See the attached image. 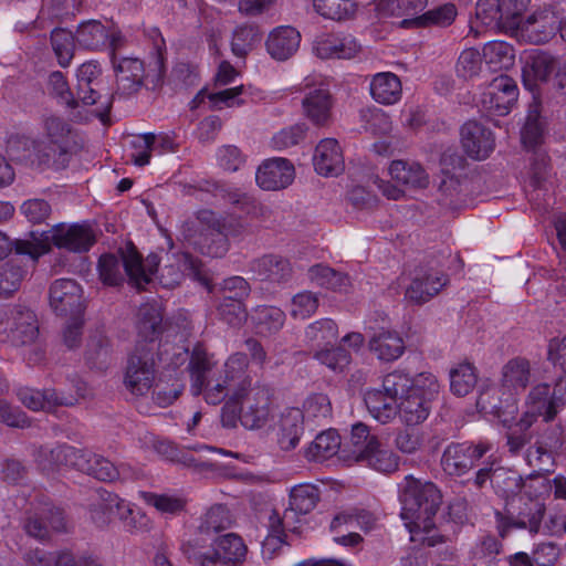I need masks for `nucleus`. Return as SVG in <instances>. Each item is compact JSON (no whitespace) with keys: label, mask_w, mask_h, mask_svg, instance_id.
<instances>
[{"label":"nucleus","mask_w":566,"mask_h":566,"mask_svg":"<svg viewBox=\"0 0 566 566\" xmlns=\"http://www.w3.org/2000/svg\"><path fill=\"white\" fill-rule=\"evenodd\" d=\"M400 516L405 521L412 541H420L427 546H434L442 542L441 536H422L433 530V518L441 504L440 491L433 483L406 476L400 491Z\"/></svg>","instance_id":"f257e3e1"},{"label":"nucleus","mask_w":566,"mask_h":566,"mask_svg":"<svg viewBox=\"0 0 566 566\" xmlns=\"http://www.w3.org/2000/svg\"><path fill=\"white\" fill-rule=\"evenodd\" d=\"M96 242L94 230L88 223H59L52 227L44 240H17L14 249L18 254L30 255L33 260L50 251V243L59 249L74 253L87 252Z\"/></svg>","instance_id":"f03ea898"},{"label":"nucleus","mask_w":566,"mask_h":566,"mask_svg":"<svg viewBox=\"0 0 566 566\" xmlns=\"http://www.w3.org/2000/svg\"><path fill=\"white\" fill-rule=\"evenodd\" d=\"M531 377V364L526 358L510 359L502 367L499 385L481 392L478 406L483 409L490 408L500 417L505 402L506 407L512 409L510 412L513 413L516 409L515 397L526 389Z\"/></svg>","instance_id":"7ed1b4c3"},{"label":"nucleus","mask_w":566,"mask_h":566,"mask_svg":"<svg viewBox=\"0 0 566 566\" xmlns=\"http://www.w3.org/2000/svg\"><path fill=\"white\" fill-rule=\"evenodd\" d=\"M342 453L344 461L365 463L382 473H392L399 467V457L384 446L377 436L371 434L369 428L363 422L352 427L349 449L342 450Z\"/></svg>","instance_id":"20e7f679"},{"label":"nucleus","mask_w":566,"mask_h":566,"mask_svg":"<svg viewBox=\"0 0 566 566\" xmlns=\"http://www.w3.org/2000/svg\"><path fill=\"white\" fill-rule=\"evenodd\" d=\"M101 281L111 286L119 285L128 276L137 289L148 283L147 274L142 265V255L133 243H127L119 254H103L97 264Z\"/></svg>","instance_id":"39448f33"},{"label":"nucleus","mask_w":566,"mask_h":566,"mask_svg":"<svg viewBox=\"0 0 566 566\" xmlns=\"http://www.w3.org/2000/svg\"><path fill=\"white\" fill-rule=\"evenodd\" d=\"M160 361L158 345H136L127 359L124 386L134 396L142 397L153 389Z\"/></svg>","instance_id":"423d86ee"},{"label":"nucleus","mask_w":566,"mask_h":566,"mask_svg":"<svg viewBox=\"0 0 566 566\" xmlns=\"http://www.w3.org/2000/svg\"><path fill=\"white\" fill-rule=\"evenodd\" d=\"M39 335L36 315L22 305H0V343L15 347L31 345Z\"/></svg>","instance_id":"0eeeda50"},{"label":"nucleus","mask_w":566,"mask_h":566,"mask_svg":"<svg viewBox=\"0 0 566 566\" xmlns=\"http://www.w3.org/2000/svg\"><path fill=\"white\" fill-rule=\"evenodd\" d=\"M439 391V384L431 373H420L416 376V388L398 402V415L407 426L423 422L431 410V400Z\"/></svg>","instance_id":"6e6552de"},{"label":"nucleus","mask_w":566,"mask_h":566,"mask_svg":"<svg viewBox=\"0 0 566 566\" xmlns=\"http://www.w3.org/2000/svg\"><path fill=\"white\" fill-rule=\"evenodd\" d=\"M523 506L518 507V512L515 513L507 509L505 512L496 511L495 516V528L499 536L504 539L507 537L512 530H527L531 534H537L541 530L542 521L545 514V506L538 501L531 499L523 500Z\"/></svg>","instance_id":"1a4fd4ad"},{"label":"nucleus","mask_w":566,"mask_h":566,"mask_svg":"<svg viewBox=\"0 0 566 566\" xmlns=\"http://www.w3.org/2000/svg\"><path fill=\"white\" fill-rule=\"evenodd\" d=\"M490 450L491 446L486 442H452L442 453V470L450 476H462Z\"/></svg>","instance_id":"9d476101"},{"label":"nucleus","mask_w":566,"mask_h":566,"mask_svg":"<svg viewBox=\"0 0 566 566\" xmlns=\"http://www.w3.org/2000/svg\"><path fill=\"white\" fill-rule=\"evenodd\" d=\"M449 281L443 271L430 265H420L413 271L411 282L405 291V298L412 304L422 305L438 295Z\"/></svg>","instance_id":"9b49d317"},{"label":"nucleus","mask_w":566,"mask_h":566,"mask_svg":"<svg viewBox=\"0 0 566 566\" xmlns=\"http://www.w3.org/2000/svg\"><path fill=\"white\" fill-rule=\"evenodd\" d=\"M42 128L48 142L49 151L52 158L57 154L61 158L60 164L64 165L70 154L76 153L82 148L77 142L76 133L71 125L62 117L56 115H45L42 118Z\"/></svg>","instance_id":"f8f14e48"},{"label":"nucleus","mask_w":566,"mask_h":566,"mask_svg":"<svg viewBox=\"0 0 566 566\" xmlns=\"http://www.w3.org/2000/svg\"><path fill=\"white\" fill-rule=\"evenodd\" d=\"M517 96L515 81L507 75H500L482 93L481 106L489 115L504 116L510 113Z\"/></svg>","instance_id":"ddd939ff"},{"label":"nucleus","mask_w":566,"mask_h":566,"mask_svg":"<svg viewBox=\"0 0 566 566\" xmlns=\"http://www.w3.org/2000/svg\"><path fill=\"white\" fill-rule=\"evenodd\" d=\"M50 305L60 316H82L84 303L81 286L71 279L55 280L50 287Z\"/></svg>","instance_id":"4468645a"},{"label":"nucleus","mask_w":566,"mask_h":566,"mask_svg":"<svg viewBox=\"0 0 566 566\" xmlns=\"http://www.w3.org/2000/svg\"><path fill=\"white\" fill-rule=\"evenodd\" d=\"M240 406L241 424L251 430L262 428L270 416V390L262 386L251 387Z\"/></svg>","instance_id":"2eb2a0df"},{"label":"nucleus","mask_w":566,"mask_h":566,"mask_svg":"<svg viewBox=\"0 0 566 566\" xmlns=\"http://www.w3.org/2000/svg\"><path fill=\"white\" fill-rule=\"evenodd\" d=\"M295 178L293 164L281 157H274L262 163L258 168L255 180L260 188L266 191H277L287 188Z\"/></svg>","instance_id":"dca6fc26"},{"label":"nucleus","mask_w":566,"mask_h":566,"mask_svg":"<svg viewBox=\"0 0 566 566\" xmlns=\"http://www.w3.org/2000/svg\"><path fill=\"white\" fill-rule=\"evenodd\" d=\"M560 28V20L553 11H541L526 20L521 17V24L514 32L534 44H543L553 39Z\"/></svg>","instance_id":"f3484780"},{"label":"nucleus","mask_w":566,"mask_h":566,"mask_svg":"<svg viewBox=\"0 0 566 566\" xmlns=\"http://www.w3.org/2000/svg\"><path fill=\"white\" fill-rule=\"evenodd\" d=\"M49 148L45 142L20 134L10 136L7 142V150L13 159L38 166L51 161L52 154Z\"/></svg>","instance_id":"a211bd4d"},{"label":"nucleus","mask_w":566,"mask_h":566,"mask_svg":"<svg viewBox=\"0 0 566 566\" xmlns=\"http://www.w3.org/2000/svg\"><path fill=\"white\" fill-rule=\"evenodd\" d=\"M254 276L274 285L289 283L293 277V266L289 259L277 254H264L250 263Z\"/></svg>","instance_id":"6ab92c4d"},{"label":"nucleus","mask_w":566,"mask_h":566,"mask_svg":"<svg viewBox=\"0 0 566 566\" xmlns=\"http://www.w3.org/2000/svg\"><path fill=\"white\" fill-rule=\"evenodd\" d=\"M112 62L116 73V93L122 96L136 94L144 84V62L137 57L117 59L115 54H113Z\"/></svg>","instance_id":"aec40b11"},{"label":"nucleus","mask_w":566,"mask_h":566,"mask_svg":"<svg viewBox=\"0 0 566 566\" xmlns=\"http://www.w3.org/2000/svg\"><path fill=\"white\" fill-rule=\"evenodd\" d=\"M461 143L465 153L478 160L488 158L495 146L492 132L474 120L462 126Z\"/></svg>","instance_id":"412c9836"},{"label":"nucleus","mask_w":566,"mask_h":566,"mask_svg":"<svg viewBox=\"0 0 566 566\" xmlns=\"http://www.w3.org/2000/svg\"><path fill=\"white\" fill-rule=\"evenodd\" d=\"M248 367V356L243 353H234L228 357L220 370L219 376L223 379V384L232 387L235 397L244 398L252 387Z\"/></svg>","instance_id":"4be33fe9"},{"label":"nucleus","mask_w":566,"mask_h":566,"mask_svg":"<svg viewBox=\"0 0 566 566\" xmlns=\"http://www.w3.org/2000/svg\"><path fill=\"white\" fill-rule=\"evenodd\" d=\"M98 502L95 504V516L101 524L108 523L112 518L118 517L119 520H126L128 515L132 516L130 521L135 522L137 517L140 521L145 520L143 524L145 527L148 525V521L145 515L140 513L134 514L126 502L118 497V495L108 492L106 490H98Z\"/></svg>","instance_id":"5701e85b"},{"label":"nucleus","mask_w":566,"mask_h":566,"mask_svg":"<svg viewBox=\"0 0 566 566\" xmlns=\"http://www.w3.org/2000/svg\"><path fill=\"white\" fill-rule=\"evenodd\" d=\"M136 327L138 333L136 345L149 346L154 343L159 346L158 338L164 331L160 305L157 303L143 304L137 313Z\"/></svg>","instance_id":"b1692460"},{"label":"nucleus","mask_w":566,"mask_h":566,"mask_svg":"<svg viewBox=\"0 0 566 566\" xmlns=\"http://www.w3.org/2000/svg\"><path fill=\"white\" fill-rule=\"evenodd\" d=\"M301 43L300 32L290 25L277 27L266 39V51L276 61H286L298 50Z\"/></svg>","instance_id":"393cba45"},{"label":"nucleus","mask_w":566,"mask_h":566,"mask_svg":"<svg viewBox=\"0 0 566 566\" xmlns=\"http://www.w3.org/2000/svg\"><path fill=\"white\" fill-rule=\"evenodd\" d=\"M314 168L322 176H337L344 170L343 151L334 138L322 139L313 157Z\"/></svg>","instance_id":"a878e982"},{"label":"nucleus","mask_w":566,"mask_h":566,"mask_svg":"<svg viewBox=\"0 0 566 566\" xmlns=\"http://www.w3.org/2000/svg\"><path fill=\"white\" fill-rule=\"evenodd\" d=\"M360 46L352 35L325 34L315 41L314 51L321 59H352Z\"/></svg>","instance_id":"bb28decb"},{"label":"nucleus","mask_w":566,"mask_h":566,"mask_svg":"<svg viewBox=\"0 0 566 566\" xmlns=\"http://www.w3.org/2000/svg\"><path fill=\"white\" fill-rule=\"evenodd\" d=\"M304 412L298 408H286L279 420V444L282 450L294 449L304 431Z\"/></svg>","instance_id":"cd10ccee"},{"label":"nucleus","mask_w":566,"mask_h":566,"mask_svg":"<svg viewBox=\"0 0 566 566\" xmlns=\"http://www.w3.org/2000/svg\"><path fill=\"white\" fill-rule=\"evenodd\" d=\"M388 170L394 180L410 189H424L429 185V175L417 161L394 160Z\"/></svg>","instance_id":"c85d7f7f"},{"label":"nucleus","mask_w":566,"mask_h":566,"mask_svg":"<svg viewBox=\"0 0 566 566\" xmlns=\"http://www.w3.org/2000/svg\"><path fill=\"white\" fill-rule=\"evenodd\" d=\"M306 117L315 125L323 126L331 116L332 96L327 88L319 86L308 91L302 101Z\"/></svg>","instance_id":"c756f323"},{"label":"nucleus","mask_w":566,"mask_h":566,"mask_svg":"<svg viewBox=\"0 0 566 566\" xmlns=\"http://www.w3.org/2000/svg\"><path fill=\"white\" fill-rule=\"evenodd\" d=\"M369 349L378 359L394 361L405 353L406 346L397 332L381 329L369 339Z\"/></svg>","instance_id":"7c9ffc66"},{"label":"nucleus","mask_w":566,"mask_h":566,"mask_svg":"<svg viewBox=\"0 0 566 566\" xmlns=\"http://www.w3.org/2000/svg\"><path fill=\"white\" fill-rule=\"evenodd\" d=\"M19 400L29 409L51 410L56 406H73L72 398H65L57 395L54 389H45L43 391L32 388H20L17 392Z\"/></svg>","instance_id":"2f4dec72"},{"label":"nucleus","mask_w":566,"mask_h":566,"mask_svg":"<svg viewBox=\"0 0 566 566\" xmlns=\"http://www.w3.org/2000/svg\"><path fill=\"white\" fill-rule=\"evenodd\" d=\"M83 450L72 446H57L53 449H40L36 455L39 467L44 471H51L61 467H73L77 469Z\"/></svg>","instance_id":"473e14b6"},{"label":"nucleus","mask_w":566,"mask_h":566,"mask_svg":"<svg viewBox=\"0 0 566 566\" xmlns=\"http://www.w3.org/2000/svg\"><path fill=\"white\" fill-rule=\"evenodd\" d=\"M200 261L189 253L174 255V262L160 270L161 282L169 287L178 285L185 274L197 276L200 273Z\"/></svg>","instance_id":"72a5a7b5"},{"label":"nucleus","mask_w":566,"mask_h":566,"mask_svg":"<svg viewBox=\"0 0 566 566\" xmlns=\"http://www.w3.org/2000/svg\"><path fill=\"white\" fill-rule=\"evenodd\" d=\"M365 405L370 415L381 423H388L398 415V400L382 389L367 390Z\"/></svg>","instance_id":"f704fd0d"},{"label":"nucleus","mask_w":566,"mask_h":566,"mask_svg":"<svg viewBox=\"0 0 566 566\" xmlns=\"http://www.w3.org/2000/svg\"><path fill=\"white\" fill-rule=\"evenodd\" d=\"M216 361L201 345H196L191 352L188 369L191 376V391L195 396L202 392L207 375L214 368Z\"/></svg>","instance_id":"c9c22d12"},{"label":"nucleus","mask_w":566,"mask_h":566,"mask_svg":"<svg viewBox=\"0 0 566 566\" xmlns=\"http://www.w3.org/2000/svg\"><path fill=\"white\" fill-rule=\"evenodd\" d=\"M506 9L501 0H479L475 7L476 19L485 27L513 33L518 28H509L510 20Z\"/></svg>","instance_id":"e433bc0d"},{"label":"nucleus","mask_w":566,"mask_h":566,"mask_svg":"<svg viewBox=\"0 0 566 566\" xmlns=\"http://www.w3.org/2000/svg\"><path fill=\"white\" fill-rule=\"evenodd\" d=\"M401 82L391 72L376 74L370 82V94L373 98L384 105H392L401 97Z\"/></svg>","instance_id":"4c0bfd02"},{"label":"nucleus","mask_w":566,"mask_h":566,"mask_svg":"<svg viewBox=\"0 0 566 566\" xmlns=\"http://www.w3.org/2000/svg\"><path fill=\"white\" fill-rule=\"evenodd\" d=\"M77 470L104 482H112L119 476V470L115 464L106 458L87 450L82 451Z\"/></svg>","instance_id":"58836bf2"},{"label":"nucleus","mask_w":566,"mask_h":566,"mask_svg":"<svg viewBox=\"0 0 566 566\" xmlns=\"http://www.w3.org/2000/svg\"><path fill=\"white\" fill-rule=\"evenodd\" d=\"M251 319L259 335L271 336L284 326L285 313L276 306L260 305L253 310Z\"/></svg>","instance_id":"ea45409f"},{"label":"nucleus","mask_w":566,"mask_h":566,"mask_svg":"<svg viewBox=\"0 0 566 566\" xmlns=\"http://www.w3.org/2000/svg\"><path fill=\"white\" fill-rule=\"evenodd\" d=\"M307 274L312 283L335 292H347L350 285L346 274L337 272L327 265L315 264L308 269Z\"/></svg>","instance_id":"a19ab883"},{"label":"nucleus","mask_w":566,"mask_h":566,"mask_svg":"<svg viewBox=\"0 0 566 566\" xmlns=\"http://www.w3.org/2000/svg\"><path fill=\"white\" fill-rule=\"evenodd\" d=\"M212 551L232 566H239L244 562L248 548L240 536L228 533L214 541Z\"/></svg>","instance_id":"79ce46f5"},{"label":"nucleus","mask_w":566,"mask_h":566,"mask_svg":"<svg viewBox=\"0 0 566 566\" xmlns=\"http://www.w3.org/2000/svg\"><path fill=\"white\" fill-rule=\"evenodd\" d=\"M338 337V326L332 318H321L306 326L304 338L311 347H323Z\"/></svg>","instance_id":"37998d69"},{"label":"nucleus","mask_w":566,"mask_h":566,"mask_svg":"<svg viewBox=\"0 0 566 566\" xmlns=\"http://www.w3.org/2000/svg\"><path fill=\"white\" fill-rule=\"evenodd\" d=\"M485 63L490 69L507 70L514 65L515 50L504 41H491L483 46L482 52Z\"/></svg>","instance_id":"c03bdc74"},{"label":"nucleus","mask_w":566,"mask_h":566,"mask_svg":"<svg viewBox=\"0 0 566 566\" xmlns=\"http://www.w3.org/2000/svg\"><path fill=\"white\" fill-rule=\"evenodd\" d=\"M321 497L319 489L310 483L295 485L290 492L291 512L296 514H308L317 505Z\"/></svg>","instance_id":"a18cd8bd"},{"label":"nucleus","mask_w":566,"mask_h":566,"mask_svg":"<svg viewBox=\"0 0 566 566\" xmlns=\"http://www.w3.org/2000/svg\"><path fill=\"white\" fill-rule=\"evenodd\" d=\"M186 238L196 244L203 254L222 258L229 250L228 237L221 230L208 233H188Z\"/></svg>","instance_id":"49530a36"},{"label":"nucleus","mask_w":566,"mask_h":566,"mask_svg":"<svg viewBox=\"0 0 566 566\" xmlns=\"http://www.w3.org/2000/svg\"><path fill=\"white\" fill-rule=\"evenodd\" d=\"M76 42L86 50H98L108 40V31L97 20H88L81 23L76 30Z\"/></svg>","instance_id":"de8ad7c7"},{"label":"nucleus","mask_w":566,"mask_h":566,"mask_svg":"<svg viewBox=\"0 0 566 566\" xmlns=\"http://www.w3.org/2000/svg\"><path fill=\"white\" fill-rule=\"evenodd\" d=\"M313 7L323 18L335 21L354 18L358 8L354 0H313Z\"/></svg>","instance_id":"09e8293b"},{"label":"nucleus","mask_w":566,"mask_h":566,"mask_svg":"<svg viewBox=\"0 0 566 566\" xmlns=\"http://www.w3.org/2000/svg\"><path fill=\"white\" fill-rule=\"evenodd\" d=\"M340 449V437L335 430H326L317 434L307 449V458L323 462L337 454Z\"/></svg>","instance_id":"8fccbe9b"},{"label":"nucleus","mask_w":566,"mask_h":566,"mask_svg":"<svg viewBox=\"0 0 566 566\" xmlns=\"http://www.w3.org/2000/svg\"><path fill=\"white\" fill-rule=\"evenodd\" d=\"M557 66L554 56L545 52H534L526 59L523 69L524 76H530L534 81L545 82L549 78Z\"/></svg>","instance_id":"3c124183"},{"label":"nucleus","mask_w":566,"mask_h":566,"mask_svg":"<svg viewBox=\"0 0 566 566\" xmlns=\"http://www.w3.org/2000/svg\"><path fill=\"white\" fill-rule=\"evenodd\" d=\"M523 485V478L517 471L502 467L493 470L492 488L500 496L516 495Z\"/></svg>","instance_id":"603ef678"},{"label":"nucleus","mask_w":566,"mask_h":566,"mask_svg":"<svg viewBox=\"0 0 566 566\" xmlns=\"http://www.w3.org/2000/svg\"><path fill=\"white\" fill-rule=\"evenodd\" d=\"M526 406L542 415L545 421L553 420L558 409L553 401L551 388L547 384H539L532 388Z\"/></svg>","instance_id":"864d4df0"},{"label":"nucleus","mask_w":566,"mask_h":566,"mask_svg":"<svg viewBox=\"0 0 566 566\" xmlns=\"http://www.w3.org/2000/svg\"><path fill=\"white\" fill-rule=\"evenodd\" d=\"M75 35L62 28H56L51 32V45L57 63L62 67H67L74 56Z\"/></svg>","instance_id":"5fc2aeb1"},{"label":"nucleus","mask_w":566,"mask_h":566,"mask_svg":"<svg viewBox=\"0 0 566 566\" xmlns=\"http://www.w3.org/2000/svg\"><path fill=\"white\" fill-rule=\"evenodd\" d=\"M27 270L17 261L9 260L0 265V297H9L21 286Z\"/></svg>","instance_id":"6e6d98bb"},{"label":"nucleus","mask_w":566,"mask_h":566,"mask_svg":"<svg viewBox=\"0 0 566 566\" xmlns=\"http://www.w3.org/2000/svg\"><path fill=\"white\" fill-rule=\"evenodd\" d=\"M153 399L159 407L170 406L182 392L184 384L176 375L160 377L154 385Z\"/></svg>","instance_id":"4d7b16f0"},{"label":"nucleus","mask_w":566,"mask_h":566,"mask_svg":"<svg viewBox=\"0 0 566 566\" xmlns=\"http://www.w3.org/2000/svg\"><path fill=\"white\" fill-rule=\"evenodd\" d=\"M524 460L526 464L532 469V475L549 473L554 470L556 464V458L546 451V449L536 441L530 444L525 450Z\"/></svg>","instance_id":"13d9d810"},{"label":"nucleus","mask_w":566,"mask_h":566,"mask_svg":"<svg viewBox=\"0 0 566 566\" xmlns=\"http://www.w3.org/2000/svg\"><path fill=\"white\" fill-rule=\"evenodd\" d=\"M478 381L475 369L471 364H460L450 371L451 391L463 397L471 392Z\"/></svg>","instance_id":"bf43d9fd"},{"label":"nucleus","mask_w":566,"mask_h":566,"mask_svg":"<svg viewBox=\"0 0 566 566\" xmlns=\"http://www.w3.org/2000/svg\"><path fill=\"white\" fill-rule=\"evenodd\" d=\"M413 388H416V377L412 378L409 374L399 369L385 375L382 379V390L398 401L402 399V396L413 391Z\"/></svg>","instance_id":"052dcab7"},{"label":"nucleus","mask_w":566,"mask_h":566,"mask_svg":"<svg viewBox=\"0 0 566 566\" xmlns=\"http://www.w3.org/2000/svg\"><path fill=\"white\" fill-rule=\"evenodd\" d=\"M228 201L235 206L241 212L254 219L265 220L271 211L268 207L261 205L251 196L240 191H230L227 193Z\"/></svg>","instance_id":"680f3d73"},{"label":"nucleus","mask_w":566,"mask_h":566,"mask_svg":"<svg viewBox=\"0 0 566 566\" xmlns=\"http://www.w3.org/2000/svg\"><path fill=\"white\" fill-rule=\"evenodd\" d=\"M457 17V8L452 3L437 7L416 18L413 23L420 27L436 25L446 28L452 24Z\"/></svg>","instance_id":"e2e57ef3"},{"label":"nucleus","mask_w":566,"mask_h":566,"mask_svg":"<svg viewBox=\"0 0 566 566\" xmlns=\"http://www.w3.org/2000/svg\"><path fill=\"white\" fill-rule=\"evenodd\" d=\"M261 40L259 30L253 24H243L235 29L231 42L232 52L239 56L244 57L250 52L253 45Z\"/></svg>","instance_id":"0e129e2a"},{"label":"nucleus","mask_w":566,"mask_h":566,"mask_svg":"<svg viewBox=\"0 0 566 566\" xmlns=\"http://www.w3.org/2000/svg\"><path fill=\"white\" fill-rule=\"evenodd\" d=\"M314 357L323 365L336 373H343L352 363V355L344 347L322 348Z\"/></svg>","instance_id":"69168bd1"},{"label":"nucleus","mask_w":566,"mask_h":566,"mask_svg":"<svg viewBox=\"0 0 566 566\" xmlns=\"http://www.w3.org/2000/svg\"><path fill=\"white\" fill-rule=\"evenodd\" d=\"M48 88L50 94L56 97L60 103L64 104L70 109L78 107V101L72 94L69 83L64 74L60 71H54L49 75Z\"/></svg>","instance_id":"338daca9"},{"label":"nucleus","mask_w":566,"mask_h":566,"mask_svg":"<svg viewBox=\"0 0 566 566\" xmlns=\"http://www.w3.org/2000/svg\"><path fill=\"white\" fill-rule=\"evenodd\" d=\"M482 60L483 55L476 49L470 48L462 51L455 65L458 76L463 80L478 76L482 70Z\"/></svg>","instance_id":"774afa93"}]
</instances>
